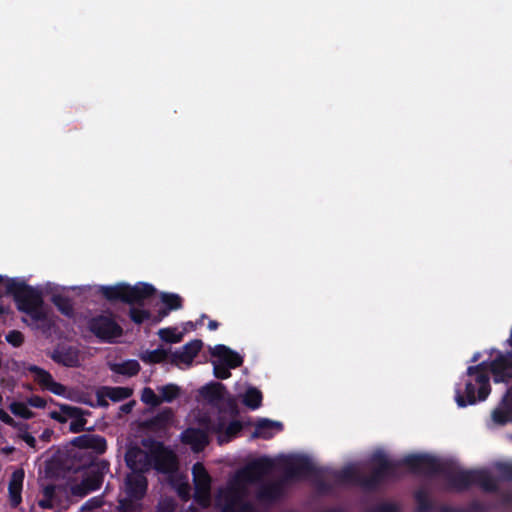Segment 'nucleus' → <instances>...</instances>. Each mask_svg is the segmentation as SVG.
<instances>
[{"label": "nucleus", "instance_id": "14", "mask_svg": "<svg viewBox=\"0 0 512 512\" xmlns=\"http://www.w3.org/2000/svg\"><path fill=\"white\" fill-rule=\"evenodd\" d=\"M125 462L132 472H148L151 469V452L131 446L125 453Z\"/></svg>", "mask_w": 512, "mask_h": 512}, {"label": "nucleus", "instance_id": "58", "mask_svg": "<svg viewBox=\"0 0 512 512\" xmlns=\"http://www.w3.org/2000/svg\"><path fill=\"white\" fill-rule=\"evenodd\" d=\"M169 313H170V311L167 310V308L165 306H163L158 310L157 315L159 316V318L164 319L165 317H167L169 315Z\"/></svg>", "mask_w": 512, "mask_h": 512}, {"label": "nucleus", "instance_id": "21", "mask_svg": "<svg viewBox=\"0 0 512 512\" xmlns=\"http://www.w3.org/2000/svg\"><path fill=\"white\" fill-rule=\"evenodd\" d=\"M181 441L190 445L195 452L202 451L209 444V437L206 431L199 428H187L181 434Z\"/></svg>", "mask_w": 512, "mask_h": 512}, {"label": "nucleus", "instance_id": "44", "mask_svg": "<svg viewBox=\"0 0 512 512\" xmlns=\"http://www.w3.org/2000/svg\"><path fill=\"white\" fill-rule=\"evenodd\" d=\"M70 491L73 496L82 498L94 490L82 479L79 484L71 486Z\"/></svg>", "mask_w": 512, "mask_h": 512}, {"label": "nucleus", "instance_id": "20", "mask_svg": "<svg viewBox=\"0 0 512 512\" xmlns=\"http://www.w3.org/2000/svg\"><path fill=\"white\" fill-rule=\"evenodd\" d=\"M25 478V472L18 468L11 474L8 484L9 503L12 508H17L22 502V488Z\"/></svg>", "mask_w": 512, "mask_h": 512}, {"label": "nucleus", "instance_id": "1", "mask_svg": "<svg viewBox=\"0 0 512 512\" xmlns=\"http://www.w3.org/2000/svg\"><path fill=\"white\" fill-rule=\"evenodd\" d=\"M404 466L415 474L442 475L450 490L464 492L478 486L488 493L498 492L496 480L485 469L455 470L428 454H410L402 459Z\"/></svg>", "mask_w": 512, "mask_h": 512}, {"label": "nucleus", "instance_id": "18", "mask_svg": "<svg viewBox=\"0 0 512 512\" xmlns=\"http://www.w3.org/2000/svg\"><path fill=\"white\" fill-rule=\"evenodd\" d=\"M148 481L142 472H132L126 476L125 491L128 498L141 500L147 491Z\"/></svg>", "mask_w": 512, "mask_h": 512}, {"label": "nucleus", "instance_id": "53", "mask_svg": "<svg viewBox=\"0 0 512 512\" xmlns=\"http://www.w3.org/2000/svg\"><path fill=\"white\" fill-rule=\"evenodd\" d=\"M96 396H97V403L99 406L101 407H107L109 404L107 402V396L105 395V392H104V386H102L101 388H99L96 392Z\"/></svg>", "mask_w": 512, "mask_h": 512}, {"label": "nucleus", "instance_id": "38", "mask_svg": "<svg viewBox=\"0 0 512 512\" xmlns=\"http://www.w3.org/2000/svg\"><path fill=\"white\" fill-rule=\"evenodd\" d=\"M169 357V352L162 348H157L152 351H148L146 355L142 357V360L144 362L152 363V364H158L165 362Z\"/></svg>", "mask_w": 512, "mask_h": 512}, {"label": "nucleus", "instance_id": "64", "mask_svg": "<svg viewBox=\"0 0 512 512\" xmlns=\"http://www.w3.org/2000/svg\"><path fill=\"white\" fill-rule=\"evenodd\" d=\"M8 312H9V308L8 307L0 305V316L4 315V314H8Z\"/></svg>", "mask_w": 512, "mask_h": 512}, {"label": "nucleus", "instance_id": "46", "mask_svg": "<svg viewBox=\"0 0 512 512\" xmlns=\"http://www.w3.org/2000/svg\"><path fill=\"white\" fill-rule=\"evenodd\" d=\"M6 341L13 347H20L24 343V335L18 330H12L6 335Z\"/></svg>", "mask_w": 512, "mask_h": 512}, {"label": "nucleus", "instance_id": "63", "mask_svg": "<svg viewBox=\"0 0 512 512\" xmlns=\"http://www.w3.org/2000/svg\"><path fill=\"white\" fill-rule=\"evenodd\" d=\"M163 319L159 318V316L156 314L155 316L152 315V318L150 319L152 324H157L161 322Z\"/></svg>", "mask_w": 512, "mask_h": 512}, {"label": "nucleus", "instance_id": "57", "mask_svg": "<svg viewBox=\"0 0 512 512\" xmlns=\"http://www.w3.org/2000/svg\"><path fill=\"white\" fill-rule=\"evenodd\" d=\"M38 505L43 509H52L54 507L53 500L47 498L39 500Z\"/></svg>", "mask_w": 512, "mask_h": 512}, {"label": "nucleus", "instance_id": "23", "mask_svg": "<svg viewBox=\"0 0 512 512\" xmlns=\"http://www.w3.org/2000/svg\"><path fill=\"white\" fill-rule=\"evenodd\" d=\"M60 411L67 417L73 418L70 423L69 430L72 433H80L84 431L87 420L84 418L85 412L83 409L67 404H60Z\"/></svg>", "mask_w": 512, "mask_h": 512}, {"label": "nucleus", "instance_id": "27", "mask_svg": "<svg viewBox=\"0 0 512 512\" xmlns=\"http://www.w3.org/2000/svg\"><path fill=\"white\" fill-rule=\"evenodd\" d=\"M283 486L281 481L269 482L260 486L256 498L260 502L273 503L281 498Z\"/></svg>", "mask_w": 512, "mask_h": 512}, {"label": "nucleus", "instance_id": "16", "mask_svg": "<svg viewBox=\"0 0 512 512\" xmlns=\"http://www.w3.org/2000/svg\"><path fill=\"white\" fill-rule=\"evenodd\" d=\"M27 370L35 375L34 380L45 390L57 396H64L66 393V387L56 382L50 372L37 365H29Z\"/></svg>", "mask_w": 512, "mask_h": 512}, {"label": "nucleus", "instance_id": "59", "mask_svg": "<svg viewBox=\"0 0 512 512\" xmlns=\"http://www.w3.org/2000/svg\"><path fill=\"white\" fill-rule=\"evenodd\" d=\"M133 404H134L133 402L123 404L120 409L124 413H130L132 410Z\"/></svg>", "mask_w": 512, "mask_h": 512}, {"label": "nucleus", "instance_id": "10", "mask_svg": "<svg viewBox=\"0 0 512 512\" xmlns=\"http://www.w3.org/2000/svg\"><path fill=\"white\" fill-rule=\"evenodd\" d=\"M275 467V462L267 456L257 458L246 465L237 474V477L246 483H258Z\"/></svg>", "mask_w": 512, "mask_h": 512}, {"label": "nucleus", "instance_id": "4", "mask_svg": "<svg viewBox=\"0 0 512 512\" xmlns=\"http://www.w3.org/2000/svg\"><path fill=\"white\" fill-rule=\"evenodd\" d=\"M402 466L404 465L374 466L369 475H364L354 466L348 465L340 469V471H332L331 474L340 483H349L359 486L366 491H375L385 480L399 478Z\"/></svg>", "mask_w": 512, "mask_h": 512}, {"label": "nucleus", "instance_id": "17", "mask_svg": "<svg viewBox=\"0 0 512 512\" xmlns=\"http://www.w3.org/2000/svg\"><path fill=\"white\" fill-rule=\"evenodd\" d=\"M71 444L79 449L91 450L96 455H101L107 450L105 437L97 434H82L73 438Z\"/></svg>", "mask_w": 512, "mask_h": 512}, {"label": "nucleus", "instance_id": "49", "mask_svg": "<svg viewBox=\"0 0 512 512\" xmlns=\"http://www.w3.org/2000/svg\"><path fill=\"white\" fill-rule=\"evenodd\" d=\"M373 512H399V507L395 503L383 502V503L378 504L373 509Z\"/></svg>", "mask_w": 512, "mask_h": 512}, {"label": "nucleus", "instance_id": "43", "mask_svg": "<svg viewBox=\"0 0 512 512\" xmlns=\"http://www.w3.org/2000/svg\"><path fill=\"white\" fill-rule=\"evenodd\" d=\"M371 462L373 463L374 466H381V465L391 466V465L403 464L402 460H399V461L389 460L387 458V456L385 455V453H383L381 451L376 452L372 455Z\"/></svg>", "mask_w": 512, "mask_h": 512}, {"label": "nucleus", "instance_id": "60", "mask_svg": "<svg viewBox=\"0 0 512 512\" xmlns=\"http://www.w3.org/2000/svg\"><path fill=\"white\" fill-rule=\"evenodd\" d=\"M219 325H220L219 322H217L216 320H210L208 322V329L209 330H216V329H218Z\"/></svg>", "mask_w": 512, "mask_h": 512}, {"label": "nucleus", "instance_id": "52", "mask_svg": "<svg viewBox=\"0 0 512 512\" xmlns=\"http://www.w3.org/2000/svg\"><path fill=\"white\" fill-rule=\"evenodd\" d=\"M19 437L31 448H36V439L35 437L28 433L27 431H24L19 434Z\"/></svg>", "mask_w": 512, "mask_h": 512}, {"label": "nucleus", "instance_id": "7", "mask_svg": "<svg viewBox=\"0 0 512 512\" xmlns=\"http://www.w3.org/2000/svg\"><path fill=\"white\" fill-rule=\"evenodd\" d=\"M212 357L217 360L212 361L214 376L225 380L231 376V369H236L243 364V357L236 351L223 344H217L210 349Z\"/></svg>", "mask_w": 512, "mask_h": 512}, {"label": "nucleus", "instance_id": "2", "mask_svg": "<svg viewBox=\"0 0 512 512\" xmlns=\"http://www.w3.org/2000/svg\"><path fill=\"white\" fill-rule=\"evenodd\" d=\"M99 293L109 302H123L131 305L129 317L137 325L149 321L152 314L149 310L141 308L145 300L153 297L156 289L148 283H138L134 286L128 283L100 286Z\"/></svg>", "mask_w": 512, "mask_h": 512}, {"label": "nucleus", "instance_id": "62", "mask_svg": "<svg viewBox=\"0 0 512 512\" xmlns=\"http://www.w3.org/2000/svg\"><path fill=\"white\" fill-rule=\"evenodd\" d=\"M50 435H51V431L46 429L42 435H41V439L45 440V441H49L50 440Z\"/></svg>", "mask_w": 512, "mask_h": 512}, {"label": "nucleus", "instance_id": "51", "mask_svg": "<svg viewBox=\"0 0 512 512\" xmlns=\"http://www.w3.org/2000/svg\"><path fill=\"white\" fill-rule=\"evenodd\" d=\"M0 420L11 427L17 426V422L2 408H0Z\"/></svg>", "mask_w": 512, "mask_h": 512}, {"label": "nucleus", "instance_id": "31", "mask_svg": "<svg viewBox=\"0 0 512 512\" xmlns=\"http://www.w3.org/2000/svg\"><path fill=\"white\" fill-rule=\"evenodd\" d=\"M110 369L117 374L132 377L139 373L141 367L137 360L131 359L122 363H114L110 366Z\"/></svg>", "mask_w": 512, "mask_h": 512}, {"label": "nucleus", "instance_id": "29", "mask_svg": "<svg viewBox=\"0 0 512 512\" xmlns=\"http://www.w3.org/2000/svg\"><path fill=\"white\" fill-rule=\"evenodd\" d=\"M173 411L171 408H164L155 416L148 419L145 423L146 427L153 431H160L166 429L173 419Z\"/></svg>", "mask_w": 512, "mask_h": 512}, {"label": "nucleus", "instance_id": "22", "mask_svg": "<svg viewBox=\"0 0 512 512\" xmlns=\"http://www.w3.org/2000/svg\"><path fill=\"white\" fill-rule=\"evenodd\" d=\"M203 343L199 339L191 340L182 346L181 350H177L171 354V363L177 364L178 362L190 364L194 357L202 349Z\"/></svg>", "mask_w": 512, "mask_h": 512}, {"label": "nucleus", "instance_id": "5", "mask_svg": "<svg viewBox=\"0 0 512 512\" xmlns=\"http://www.w3.org/2000/svg\"><path fill=\"white\" fill-rule=\"evenodd\" d=\"M6 295L13 297L17 309L29 315L34 321H45L42 293L36 288L18 279H7Z\"/></svg>", "mask_w": 512, "mask_h": 512}, {"label": "nucleus", "instance_id": "11", "mask_svg": "<svg viewBox=\"0 0 512 512\" xmlns=\"http://www.w3.org/2000/svg\"><path fill=\"white\" fill-rule=\"evenodd\" d=\"M490 372L495 383H509L512 379L511 352H498L496 358L490 362Z\"/></svg>", "mask_w": 512, "mask_h": 512}, {"label": "nucleus", "instance_id": "61", "mask_svg": "<svg viewBox=\"0 0 512 512\" xmlns=\"http://www.w3.org/2000/svg\"><path fill=\"white\" fill-rule=\"evenodd\" d=\"M7 279L8 278H5L4 276L0 275V298L3 296L2 285L4 284V286L6 287Z\"/></svg>", "mask_w": 512, "mask_h": 512}, {"label": "nucleus", "instance_id": "32", "mask_svg": "<svg viewBox=\"0 0 512 512\" xmlns=\"http://www.w3.org/2000/svg\"><path fill=\"white\" fill-rule=\"evenodd\" d=\"M51 301L64 316L68 318L75 316L73 302L69 297L62 294H55L52 296Z\"/></svg>", "mask_w": 512, "mask_h": 512}, {"label": "nucleus", "instance_id": "54", "mask_svg": "<svg viewBox=\"0 0 512 512\" xmlns=\"http://www.w3.org/2000/svg\"><path fill=\"white\" fill-rule=\"evenodd\" d=\"M43 498L54 500L55 498V486L47 485L43 489Z\"/></svg>", "mask_w": 512, "mask_h": 512}, {"label": "nucleus", "instance_id": "36", "mask_svg": "<svg viewBox=\"0 0 512 512\" xmlns=\"http://www.w3.org/2000/svg\"><path fill=\"white\" fill-rule=\"evenodd\" d=\"M160 299L163 305L170 312L179 310L183 307V298L176 293L162 292Z\"/></svg>", "mask_w": 512, "mask_h": 512}, {"label": "nucleus", "instance_id": "55", "mask_svg": "<svg viewBox=\"0 0 512 512\" xmlns=\"http://www.w3.org/2000/svg\"><path fill=\"white\" fill-rule=\"evenodd\" d=\"M458 512H481L482 511V506L481 504L475 502L473 503L469 509H460V508H457Z\"/></svg>", "mask_w": 512, "mask_h": 512}, {"label": "nucleus", "instance_id": "28", "mask_svg": "<svg viewBox=\"0 0 512 512\" xmlns=\"http://www.w3.org/2000/svg\"><path fill=\"white\" fill-rule=\"evenodd\" d=\"M242 429V423L239 420H233L227 425L225 429L224 424L222 422H219L217 425L214 426L213 431L219 434V444H223L237 437L238 434L242 431Z\"/></svg>", "mask_w": 512, "mask_h": 512}, {"label": "nucleus", "instance_id": "47", "mask_svg": "<svg viewBox=\"0 0 512 512\" xmlns=\"http://www.w3.org/2000/svg\"><path fill=\"white\" fill-rule=\"evenodd\" d=\"M119 510L120 512H141L139 505L132 498L120 500Z\"/></svg>", "mask_w": 512, "mask_h": 512}, {"label": "nucleus", "instance_id": "24", "mask_svg": "<svg viewBox=\"0 0 512 512\" xmlns=\"http://www.w3.org/2000/svg\"><path fill=\"white\" fill-rule=\"evenodd\" d=\"M192 473L196 493L208 496L211 488V477L203 464L199 462L194 464Z\"/></svg>", "mask_w": 512, "mask_h": 512}, {"label": "nucleus", "instance_id": "25", "mask_svg": "<svg viewBox=\"0 0 512 512\" xmlns=\"http://www.w3.org/2000/svg\"><path fill=\"white\" fill-rule=\"evenodd\" d=\"M503 407H498L492 412V419L496 424L505 425L511 420L512 412V386L506 391L501 400Z\"/></svg>", "mask_w": 512, "mask_h": 512}, {"label": "nucleus", "instance_id": "30", "mask_svg": "<svg viewBox=\"0 0 512 512\" xmlns=\"http://www.w3.org/2000/svg\"><path fill=\"white\" fill-rule=\"evenodd\" d=\"M225 392L226 387L224 386V384L220 382H211L203 386L200 390V393L203 396V398L206 399L209 403H216L222 401Z\"/></svg>", "mask_w": 512, "mask_h": 512}, {"label": "nucleus", "instance_id": "6", "mask_svg": "<svg viewBox=\"0 0 512 512\" xmlns=\"http://www.w3.org/2000/svg\"><path fill=\"white\" fill-rule=\"evenodd\" d=\"M87 329L101 343H114L124 333L122 326L112 313H101L92 316L87 321Z\"/></svg>", "mask_w": 512, "mask_h": 512}, {"label": "nucleus", "instance_id": "12", "mask_svg": "<svg viewBox=\"0 0 512 512\" xmlns=\"http://www.w3.org/2000/svg\"><path fill=\"white\" fill-rule=\"evenodd\" d=\"M110 463L107 460L91 459L88 464L83 480L94 490L101 488L104 476L109 472Z\"/></svg>", "mask_w": 512, "mask_h": 512}, {"label": "nucleus", "instance_id": "41", "mask_svg": "<svg viewBox=\"0 0 512 512\" xmlns=\"http://www.w3.org/2000/svg\"><path fill=\"white\" fill-rule=\"evenodd\" d=\"M28 404L23 402H13L10 405L11 412L23 419H31L34 417V413L28 408Z\"/></svg>", "mask_w": 512, "mask_h": 512}, {"label": "nucleus", "instance_id": "3", "mask_svg": "<svg viewBox=\"0 0 512 512\" xmlns=\"http://www.w3.org/2000/svg\"><path fill=\"white\" fill-rule=\"evenodd\" d=\"M278 463L284 472L283 481L300 480L310 477L313 479L317 489L325 493L331 490V485L325 481L326 477L332 478L336 483L341 484L331 474L332 471H336L335 469L316 467L306 455L282 456L278 459Z\"/></svg>", "mask_w": 512, "mask_h": 512}, {"label": "nucleus", "instance_id": "37", "mask_svg": "<svg viewBox=\"0 0 512 512\" xmlns=\"http://www.w3.org/2000/svg\"><path fill=\"white\" fill-rule=\"evenodd\" d=\"M160 393L159 398L163 402L171 403L180 396L181 389L178 385L169 383L158 388Z\"/></svg>", "mask_w": 512, "mask_h": 512}, {"label": "nucleus", "instance_id": "15", "mask_svg": "<svg viewBox=\"0 0 512 512\" xmlns=\"http://www.w3.org/2000/svg\"><path fill=\"white\" fill-rule=\"evenodd\" d=\"M455 401L461 408L482 401L479 399V386L476 384L474 377H468V379L465 380L464 388H462L460 384L456 385Z\"/></svg>", "mask_w": 512, "mask_h": 512}, {"label": "nucleus", "instance_id": "39", "mask_svg": "<svg viewBox=\"0 0 512 512\" xmlns=\"http://www.w3.org/2000/svg\"><path fill=\"white\" fill-rule=\"evenodd\" d=\"M160 339L167 343H179L182 341V333H177L175 328H162L158 331Z\"/></svg>", "mask_w": 512, "mask_h": 512}, {"label": "nucleus", "instance_id": "8", "mask_svg": "<svg viewBox=\"0 0 512 512\" xmlns=\"http://www.w3.org/2000/svg\"><path fill=\"white\" fill-rule=\"evenodd\" d=\"M143 445L151 452V468L162 474H170L178 469L176 454L163 442L143 440Z\"/></svg>", "mask_w": 512, "mask_h": 512}, {"label": "nucleus", "instance_id": "13", "mask_svg": "<svg viewBox=\"0 0 512 512\" xmlns=\"http://www.w3.org/2000/svg\"><path fill=\"white\" fill-rule=\"evenodd\" d=\"M490 371V362L483 361L477 365L469 366L466 370L468 377H474L479 386V399L486 400L491 392L490 378L487 371Z\"/></svg>", "mask_w": 512, "mask_h": 512}, {"label": "nucleus", "instance_id": "19", "mask_svg": "<svg viewBox=\"0 0 512 512\" xmlns=\"http://www.w3.org/2000/svg\"><path fill=\"white\" fill-rule=\"evenodd\" d=\"M50 358L65 367H77L80 361L79 350L69 345H58L50 354Z\"/></svg>", "mask_w": 512, "mask_h": 512}, {"label": "nucleus", "instance_id": "40", "mask_svg": "<svg viewBox=\"0 0 512 512\" xmlns=\"http://www.w3.org/2000/svg\"><path fill=\"white\" fill-rule=\"evenodd\" d=\"M494 469L503 481H512V462H496Z\"/></svg>", "mask_w": 512, "mask_h": 512}, {"label": "nucleus", "instance_id": "26", "mask_svg": "<svg viewBox=\"0 0 512 512\" xmlns=\"http://www.w3.org/2000/svg\"><path fill=\"white\" fill-rule=\"evenodd\" d=\"M282 431L283 424L279 421H273L267 418L259 419L255 424V430L252 433L253 438H262L265 440H269L274 437V432Z\"/></svg>", "mask_w": 512, "mask_h": 512}, {"label": "nucleus", "instance_id": "9", "mask_svg": "<svg viewBox=\"0 0 512 512\" xmlns=\"http://www.w3.org/2000/svg\"><path fill=\"white\" fill-rule=\"evenodd\" d=\"M245 495L244 487L229 486L222 496L221 512H257L252 502L244 500Z\"/></svg>", "mask_w": 512, "mask_h": 512}, {"label": "nucleus", "instance_id": "45", "mask_svg": "<svg viewBox=\"0 0 512 512\" xmlns=\"http://www.w3.org/2000/svg\"><path fill=\"white\" fill-rule=\"evenodd\" d=\"M498 508L503 511L512 510V491H506L499 493Z\"/></svg>", "mask_w": 512, "mask_h": 512}, {"label": "nucleus", "instance_id": "42", "mask_svg": "<svg viewBox=\"0 0 512 512\" xmlns=\"http://www.w3.org/2000/svg\"><path fill=\"white\" fill-rule=\"evenodd\" d=\"M141 400L143 403L152 407L159 406L162 403V399H160L159 396L156 395L154 390L150 387H145L142 390Z\"/></svg>", "mask_w": 512, "mask_h": 512}, {"label": "nucleus", "instance_id": "34", "mask_svg": "<svg viewBox=\"0 0 512 512\" xmlns=\"http://www.w3.org/2000/svg\"><path fill=\"white\" fill-rule=\"evenodd\" d=\"M104 392L107 398L113 402H119L128 399L133 394V390L131 388L121 386H104Z\"/></svg>", "mask_w": 512, "mask_h": 512}, {"label": "nucleus", "instance_id": "33", "mask_svg": "<svg viewBox=\"0 0 512 512\" xmlns=\"http://www.w3.org/2000/svg\"><path fill=\"white\" fill-rule=\"evenodd\" d=\"M262 399V392L255 387H250L244 393L242 402L246 407L255 410L262 405Z\"/></svg>", "mask_w": 512, "mask_h": 512}, {"label": "nucleus", "instance_id": "50", "mask_svg": "<svg viewBox=\"0 0 512 512\" xmlns=\"http://www.w3.org/2000/svg\"><path fill=\"white\" fill-rule=\"evenodd\" d=\"M27 404L34 408L43 409L46 407L47 402L44 398L38 395H32L31 397L27 398Z\"/></svg>", "mask_w": 512, "mask_h": 512}, {"label": "nucleus", "instance_id": "56", "mask_svg": "<svg viewBox=\"0 0 512 512\" xmlns=\"http://www.w3.org/2000/svg\"><path fill=\"white\" fill-rule=\"evenodd\" d=\"M63 413L61 412H57V411H52L50 413V417L59 422V423H65L67 421L66 417L62 415Z\"/></svg>", "mask_w": 512, "mask_h": 512}, {"label": "nucleus", "instance_id": "48", "mask_svg": "<svg viewBox=\"0 0 512 512\" xmlns=\"http://www.w3.org/2000/svg\"><path fill=\"white\" fill-rule=\"evenodd\" d=\"M103 505V500L101 497H92L89 500H87L82 506H81V512H90L93 510H96L100 508Z\"/></svg>", "mask_w": 512, "mask_h": 512}, {"label": "nucleus", "instance_id": "35", "mask_svg": "<svg viewBox=\"0 0 512 512\" xmlns=\"http://www.w3.org/2000/svg\"><path fill=\"white\" fill-rule=\"evenodd\" d=\"M414 499L417 503L416 512H430L434 509L433 502L425 490H417Z\"/></svg>", "mask_w": 512, "mask_h": 512}]
</instances>
